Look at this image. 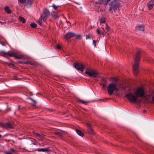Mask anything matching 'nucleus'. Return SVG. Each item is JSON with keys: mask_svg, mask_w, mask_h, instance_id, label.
<instances>
[{"mask_svg": "<svg viewBox=\"0 0 154 154\" xmlns=\"http://www.w3.org/2000/svg\"><path fill=\"white\" fill-rule=\"evenodd\" d=\"M75 35L76 36L75 38L76 39H80L82 38L81 35Z\"/></svg>", "mask_w": 154, "mask_h": 154, "instance_id": "obj_28", "label": "nucleus"}, {"mask_svg": "<svg viewBox=\"0 0 154 154\" xmlns=\"http://www.w3.org/2000/svg\"><path fill=\"white\" fill-rule=\"evenodd\" d=\"M85 73L90 77H96L98 76V74L93 69H90L87 68Z\"/></svg>", "mask_w": 154, "mask_h": 154, "instance_id": "obj_4", "label": "nucleus"}, {"mask_svg": "<svg viewBox=\"0 0 154 154\" xmlns=\"http://www.w3.org/2000/svg\"><path fill=\"white\" fill-rule=\"evenodd\" d=\"M85 37L86 39H90V37L89 34L86 35Z\"/></svg>", "mask_w": 154, "mask_h": 154, "instance_id": "obj_35", "label": "nucleus"}, {"mask_svg": "<svg viewBox=\"0 0 154 154\" xmlns=\"http://www.w3.org/2000/svg\"><path fill=\"white\" fill-rule=\"evenodd\" d=\"M56 48L59 50L61 49L62 47L59 45H58L56 47Z\"/></svg>", "mask_w": 154, "mask_h": 154, "instance_id": "obj_34", "label": "nucleus"}, {"mask_svg": "<svg viewBox=\"0 0 154 154\" xmlns=\"http://www.w3.org/2000/svg\"><path fill=\"white\" fill-rule=\"evenodd\" d=\"M1 137H2V135H1L0 134V138H1Z\"/></svg>", "mask_w": 154, "mask_h": 154, "instance_id": "obj_47", "label": "nucleus"}, {"mask_svg": "<svg viewBox=\"0 0 154 154\" xmlns=\"http://www.w3.org/2000/svg\"><path fill=\"white\" fill-rule=\"evenodd\" d=\"M96 32L98 35H100L101 32L99 29H97L96 30Z\"/></svg>", "mask_w": 154, "mask_h": 154, "instance_id": "obj_38", "label": "nucleus"}, {"mask_svg": "<svg viewBox=\"0 0 154 154\" xmlns=\"http://www.w3.org/2000/svg\"><path fill=\"white\" fill-rule=\"evenodd\" d=\"M0 23L1 24H5L6 22H2L0 21Z\"/></svg>", "mask_w": 154, "mask_h": 154, "instance_id": "obj_42", "label": "nucleus"}, {"mask_svg": "<svg viewBox=\"0 0 154 154\" xmlns=\"http://www.w3.org/2000/svg\"><path fill=\"white\" fill-rule=\"evenodd\" d=\"M1 53L5 57L10 56L14 57L16 59H20L21 58L20 57L17 55V54L14 52L8 51L5 52V51H2L1 52Z\"/></svg>", "mask_w": 154, "mask_h": 154, "instance_id": "obj_5", "label": "nucleus"}, {"mask_svg": "<svg viewBox=\"0 0 154 154\" xmlns=\"http://www.w3.org/2000/svg\"><path fill=\"white\" fill-rule=\"evenodd\" d=\"M34 0H26L25 5L27 7H30L34 2Z\"/></svg>", "mask_w": 154, "mask_h": 154, "instance_id": "obj_14", "label": "nucleus"}, {"mask_svg": "<svg viewBox=\"0 0 154 154\" xmlns=\"http://www.w3.org/2000/svg\"><path fill=\"white\" fill-rule=\"evenodd\" d=\"M106 29L107 31H109L110 30V27L109 26H108L107 24H106Z\"/></svg>", "mask_w": 154, "mask_h": 154, "instance_id": "obj_32", "label": "nucleus"}, {"mask_svg": "<svg viewBox=\"0 0 154 154\" xmlns=\"http://www.w3.org/2000/svg\"><path fill=\"white\" fill-rule=\"evenodd\" d=\"M98 1L100 3L106 5L110 2V0H98Z\"/></svg>", "mask_w": 154, "mask_h": 154, "instance_id": "obj_16", "label": "nucleus"}, {"mask_svg": "<svg viewBox=\"0 0 154 154\" xmlns=\"http://www.w3.org/2000/svg\"><path fill=\"white\" fill-rule=\"evenodd\" d=\"M49 149L48 148H42V152H46L49 151Z\"/></svg>", "mask_w": 154, "mask_h": 154, "instance_id": "obj_29", "label": "nucleus"}, {"mask_svg": "<svg viewBox=\"0 0 154 154\" xmlns=\"http://www.w3.org/2000/svg\"><path fill=\"white\" fill-rule=\"evenodd\" d=\"M29 94V95H30L31 96L32 95V92H30Z\"/></svg>", "mask_w": 154, "mask_h": 154, "instance_id": "obj_45", "label": "nucleus"}, {"mask_svg": "<svg viewBox=\"0 0 154 154\" xmlns=\"http://www.w3.org/2000/svg\"><path fill=\"white\" fill-rule=\"evenodd\" d=\"M53 13H52V16L53 17L55 18H58V16L57 13L55 12L54 11H53Z\"/></svg>", "mask_w": 154, "mask_h": 154, "instance_id": "obj_22", "label": "nucleus"}, {"mask_svg": "<svg viewBox=\"0 0 154 154\" xmlns=\"http://www.w3.org/2000/svg\"><path fill=\"white\" fill-rule=\"evenodd\" d=\"M125 96L128 99L131 103L140 102V100H138L137 96L134 92L128 93L125 95Z\"/></svg>", "mask_w": 154, "mask_h": 154, "instance_id": "obj_3", "label": "nucleus"}, {"mask_svg": "<svg viewBox=\"0 0 154 154\" xmlns=\"http://www.w3.org/2000/svg\"><path fill=\"white\" fill-rule=\"evenodd\" d=\"M75 35V34L72 32H69L66 33L64 36V38L66 40H68L69 39L74 37Z\"/></svg>", "mask_w": 154, "mask_h": 154, "instance_id": "obj_11", "label": "nucleus"}, {"mask_svg": "<svg viewBox=\"0 0 154 154\" xmlns=\"http://www.w3.org/2000/svg\"><path fill=\"white\" fill-rule=\"evenodd\" d=\"M122 88H123L124 89H125V88H123V87H122Z\"/></svg>", "mask_w": 154, "mask_h": 154, "instance_id": "obj_49", "label": "nucleus"}, {"mask_svg": "<svg viewBox=\"0 0 154 154\" xmlns=\"http://www.w3.org/2000/svg\"><path fill=\"white\" fill-rule=\"evenodd\" d=\"M78 101L82 104H86L87 103H89V101H86L84 100H81L80 99H78Z\"/></svg>", "mask_w": 154, "mask_h": 154, "instance_id": "obj_20", "label": "nucleus"}, {"mask_svg": "<svg viewBox=\"0 0 154 154\" xmlns=\"http://www.w3.org/2000/svg\"><path fill=\"white\" fill-rule=\"evenodd\" d=\"M94 26H90L89 27L88 29L90 30V29L93 28H94Z\"/></svg>", "mask_w": 154, "mask_h": 154, "instance_id": "obj_39", "label": "nucleus"}, {"mask_svg": "<svg viewBox=\"0 0 154 154\" xmlns=\"http://www.w3.org/2000/svg\"><path fill=\"white\" fill-rule=\"evenodd\" d=\"M105 22L104 18H102L100 20V22L102 23H104Z\"/></svg>", "mask_w": 154, "mask_h": 154, "instance_id": "obj_31", "label": "nucleus"}, {"mask_svg": "<svg viewBox=\"0 0 154 154\" xmlns=\"http://www.w3.org/2000/svg\"><path fill=\"white\" fill-rule=\"evenodd\" d=\"M114 79H115V80L116 81V79L115 78H114Z\"/></svg>", "mask_w": 154, "mask_h": 154, "instance_id": "obj_48", "label": "nucleus"}, {"mask_svg": "<svg viewBox=\"0 0 154 154\" xmlns=\"http://www.w3.org/2000/svg\"><path fill=\"white\" fill-rule=\"evenodd\" d=\"M76 131L78 135L81 136L83 137L84 136L83 133L79 129H76Z\"/></svg>", "mask_w": 154, "mask_h": 154, "instance_id": "obj_17", "label": "nucleus"}, {"mask_svg": "<svg viewBox=\"0 0 154 154\" xmlns=\"http://www.w3.org/2000/svg\"><path fill=\"white\" fill-rule=\"evenodd\" d=\"M11 150L13 152H15L16 151V150H15L14 149H11Z\"/></svg>", "mask_w": 154, "mask_h": 154, "instance_id": "obj_41", "label": "nucleus"}, {"mask_svg": "<svg viewBox=\"0 0 154 154\" xmlns=\"http://www.w3.org/2000/svg\"><path fill=\"white\" fill-rule=\"evenodd\" d=\"M59 134V133L58 132H55V134Z\"/></svg>", "mask_w": 154, "mask_h": 154, "instance_id": "obj_46", "label": "nucleus"}, {"mask_svg": "<svg viewBox=\"0 0 154 154\" xmlns=\"http://www.w3.org/2000/svg\"><path fill=\"white\" fill-rule=\"evenodd\" d=\"M120 86L117 85L116 81L110 83L107 86V90L109 95H112L114 91L117 92L119 91Z\"/></svg>", "mask_w": 154, "mask_h": 154, "instance_id": "obj_2", "label": "nucleus"}, {"mask_svg": "<svg viewBox=\"0 0 154 154\" xmlns=\"http://www.w3.org/2000/svg\"><path fill=\"white\" fill-rule=\"evenodd\" d=\"M73 66L77 70L82 72L83 71V69L85 68L84 66L79 63H74Z\"/></svg>", "mask_w": 154, "mask_h": 154, "instance_id": "obj_10", "label": "nucleus"}, {"mask_svg": "<svg viewBox=\"0 0 154 154\" xmlns=\"http://www.w3.org/2000/svg\"><path fill=\"white\" fill-rule=\"evenodd\" d=\"M50 14V12L47 9H45L43 10L42 14L41 16V17L43 19V21L44 22H45L49 17Z\"/></svg>", "mask_w": 154, "mask_h": 154, "instance_id": "obj_7", "label": "nucleus"}, {"mask_svg": "<svg viewBox=\"0 0 154 154\" xmlns=\"http://www.w3.org/2000/svg\"><path fill=\"white\" fill-rule=\"evenodd\" d=\"M137 98L138 97H143L144 96L145 93L144 90L142 88H138L135 92Z\"/></svg>", "mask_w": 154, "mask_h": 154, "instance_id": "obj_8", "label": "nucleus"}, {"mask_svg": "<svg viewBox=\"0 0 154 154\" xmlns=\"http://www.w3.org/2000/svg\"><path fill=\"white\" fill-rule=\"evenodd\" d=\"M19 2L22 4H25L26 0H18Z\"/></svg>", "mask_w": 154, "mask_h": 154, "instance_id": "obj_30", "label": "nucleus"}, {"mask_svg": "<svg viewBox=\"0 0 154 154\" xmlns=\"http://www.w3.org/2000/svg\"><path fill=\"white\" fill-rule=\"evenodd\" d=\"M5 10L8 14H10L11 12V11L8 7H6L5 8Z\"/></svg>", "mask_w": 154, "mask_h": 154, "instance_id": "obj_21", "label": "nucleus"}, {"mask_svg": "<svg viewBox=\"0 0 154 154\" xmlns=\"http://www.w3.org/2000/svg\"><path fill=\"white\" fill-rule=\"evenodd\" d=\"M35 151H38L39 152H41L42 151V148H38L34 150Z\"/></svg>", "mask_w": 154, "mask_h": 154, "instance_id": "obj_33", "label": "nucleus"}, {"mask_svg": "<svg viewBox=\"0 0 154 154\" xmlns=\"http://www.w3.org/2000/svg\"><path fill=\"white\" fill-rule=\"evenodd\" d=\"M52 7L54 9H55L56 10H57V9L60 7V6H57V5H55L54 4H53L52 5Z\"/></svg>", "mask_w": 154, "mask_h": 154, "instance_id": "obj_27", "label": "nucleus"}, {"mask_svg": "<svg viewBox=\"0 0 154 154\" xmlns=\"http://www.w3.org/2000/svg\"><path fill=\"white\" fill-rule=\"evenodd\" d=\"M30 26L32 28H35L37 27V24L35 23H31Z\"/></svg>", "mask_w": 154, "mask_h": 154, "instance_id": "obj_25", "label": "nucleus"}, {"mask_svg": "<svg viewBox=\"0 0 154 154\" xmlns=\"http://www.w3.org/2000/svg\"><path fill=\"white\" fill-rule=\"evenodd\" d=\"M30 99L32 102V105L33 106H35L36 103V102L32 98H30Z\"/></svg>", "mask_w": 154, "mask_h": 154, "instance_id": "obj_26", "label": "nucleus"}, {"mask_svg": "<svg viewBox=\"0 0 154 154\" xmlns=\"http://www.w3.org/2000/svg\"><path fill=\"white\" fill-rule=\"evenodd\" d=\"M42 21H43V19L41 16L37 20V23L39 25H41Z\"/></svg>", "mask_w": 154, "mask_h": 154, "instance_id": "obj_19", "label": "nucleus"}, {"mask_svg": "<svg viewBox=\"0 0 154 154\" xmlns=\"http://www.w3.org/2000/svg\"><path fill=\"white\" fill-rule=\"evenodd\" d=\"M88 128L87 132L88 134H94V131L91 125L89 124H87Z\"/></svg>", "mask_w": 154, "mask_h": 154, "instance_id": "obj_12", "label": "nucleus"}, {"mask_svg": "<svg viewBox=\"0 0 154 154\" xmlns=\"http://www.w3.org/2000/svg\"><path fill=\"white\" fill-rule=\"evenodd\" d=\"M141 50H139L137 52L135 56L134 63L133 65V69L134 74L135 75H137L138 74V65L140 60V56L141 54Z\"/></svg>", "mask_w": 154, "mask_h": 154, "instance_id": "obj_1", "label": "nucleus"}, {"mask_svg": "<svg viewBox=\"0 0 154 154\" xmlns=\"http://www.w3.org/2000/svg\"><path fill=\"white\" fill-rule=\"evenodd\" d=\"M0 125L2 126L4 128L7 129H11L13 128V125L10 122L6 124L0 122Z\"/></svg>", "mask_w": 154, "mask_h": 154, "instance_id": "obj_9", "label": "nucleus"}, {"mask_svg": "<svg viewBox=\"0 0 154 154\" xmlns=\"http://www.w3.org/2000/svg\"><path fill=\"white\" fill-rule=\"evenodd\" d=\"M152 100L153 102H154V95L152 97Z\"/></svg>", "mask_w": 154, "mask_h": 154, "instance_id": "obj_44", "label": "nucleus"}, {"mask_svg": "<svg viewBox=\"0 0 154 154\" xmlns=\"http://www.w3.org/2000/svg\"><path fill=\"white\" fill-rule=\"evenodd\" d=\"M4 63L5 64H7L9 66H11L12 67L14 66V65L13 64L9 62H5Z\"/></svg>", "mask_w": 154, "mask_h": 154, "instance_id": "obj_23", "label": "nucleus"}, {"mask_svg": "<svg viewBox=\"0 0 154 154\" xmlns=\"http://www.w3.org/2000/svg\"><path fill=\"white\" fill-rule=\"evenodd\" d=\"M119 6V2L116 0H114L112 1L110 4V8L111 10L113 9L115 12L118 10Z\"/></svg>", "mask_w": 154, "mask_h": 154, "instance_id": "obj_6", "label": "nucleus"}, {"mask_svg": "<svg viewBox=\"0 0 154 154\" xmlns=\"http://www.w3.org/2000/svg\"><path fill=\"white\" fill-rule=\"evenodd\" d=\"M19 18L20 19V21H21L22 23H24L25 22H26L25 20L23 17H20Z\"/></svg>", "mask_w": 154, "mask_h": 154, "instance_id": "obj_24", "label": "nucleus"}, {"mask_svg": "<svg viewBox=\"0 0 154 154\" xmlns=\"http://www.w3.org/2000/svg\"><path fill=\"white\" fill-rule=\"evenodd\" d=\"M103 82L100 84V85L102 87L103 90H106V84L107 82L106 80L104 79H103Z\"/></svg>", "mask_w": 154, "mask_h": 154, "instance_id": "obj_15", "label": "nucleus"}, {"mask_svg": "<svg viewBox=\"0 0 154 154\" xmlns=\"http://www.w3.org/2000/svg\"><path fill=\"white\" fill-rule=\"evenodd\" d=\"M25 63V64H30L31 65H32V63L31 62H25L24 63Z\"/></svg>", "mask_w": 154, "mask_h": 154, "instance_id": "obj_37", "label": "nucleus"}, {"mask_svg": "<svg viewBox=\"0 0 154 154\" xmlns=\"http://www.w3.org/2000/svg\"><path fill=\"white\" fill-rule=\"evenodd\" d=\"M93 44L94 45L95 47L96 46V41L95 40H94L93 41Z\"/></svg>", "mask_w": 154, "mask_h": 154, "instance_id": "obj_40", "label": "nucleus"}, {"mask_svg": "<svg viewBox=\"0 0 154 154\" xmlns=\"http://www.w3.org/2000/svg\"><path fill=\"white\" fill-rule=\"evenodd\" d=\"M136 29L138 30L143 31L144 27L143 25L138 26L136 28Z\"/></svg>", "mask_w": 154, "mask_h": 154, "instance_id": "obj_18", "label": "nucleus"}, {"mask_svg": "<svg viewBox=\"0 0 154 154\" xmlns=\"http://www.w3.org/2000/svg\"><path fill=\"white\" fill-rule=\"evenodd\" d=\"M36 136H38V137H40V138H41L43 137L42 135H41L39 134H37V133L36 134Z\"/></svg>", "mask_w": 154, "mask_h": 154, "instance_id": "obj_36", "label": "nucleus"}, {"mask_svg": "<svg viewBox=\"0 0 154 154\" xmlns=\"http://www.w3.org/2000/svg\"><path fill=\"white\" fill-rule=\"evenodd\" d=\"M104 33L103 32H101V33H100V35H103V36H104Z\"/></svg>", "mask_w": 154, "mask_h": 154, "instance_id": "obj_43", "label": "nucleus"}, {"mask_svg": "<svg viewBox=\"0 0 154 154\" xmlns=\"http://www.w3.org/2000/svg\"><path fill=\"white\" fill-rule=\"evenodd\" d=\"M147 7L149 10L152 9L154 7V0H151L147 4Z\"/></svg>", "mask_w": 154, "mask_h": 154, "instance_id": "obj_13", "label": "nucleus"}]
</instances>
